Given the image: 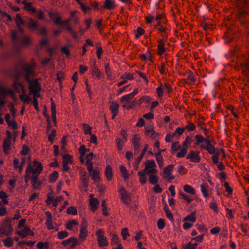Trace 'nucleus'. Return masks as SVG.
I'll return each instance as SVG.
<instances>
[{
	"label": "nucleus",
	"mask_w": 249,
	"mask_h": 249,
	"mask_svg": "<svg viewBox=\"0 0 249 249\" xmlns=\"http://www.w3.org/2000/svg\"><path fill=\"white\" fill-rule=\"evenodd\" d=\"M187 150L186 147H183L181 148V151L178 153L177 157L178 158L184 157L186 154Z\"/></svg>",
	"instance_id": "obj_47"
},
{
	"label": "nucleus",
	"mask_w": 249,
	"mask_h": 249,
	"mask_svg": "<svg viewBox=\"0 0 249 249\" xmlns=\"http://www.w3.org/2000/svg\"><path fill=\"white\" fill-rule=\"evenodd\" d=\"M45 213L46 216V224L47 227V228L49 230L53 229L54 228L52 224L53 220L51 213L50 212L47 211Z\"/></svg>",
	"instance_id": "obj_18"
},
{
	"label": "nucleus",
	"mask_w": 249,
	"mask_h": 249,
	"mask_svg": "<svg viewBox=\"0 0 249 249\" xmlns=\"http://www.w3.org/2000/svg\"><path fill=\"white\" fill-rule=\"evenodd\" d=\"M63 162H67V164H69V163H72V156H71L69 154H65L63 155Z\"/></svg>",
	"instance_id": "obj_40"
},
{
	"label": "nucleus",
	"mask_w": 249,
	"mask_h": 249,
	"mask_svg": "<svg viewBox=\"0 0 249 249\" xmlns=\"http://www.w3.org/2000/svg\"><path fill=\"white\" fill-rule=\"evenodd\" d=\"M29 27L32 30H35L38 28V23L36 22H35L32 18H30Z\"/></svg>",
	"instance_id": "obj_34"
},
{
	"label": "nucleus",
	"mask_w": 249,
	"mask_h": 249,
	"mask_svg": "<svg viewBox=\"0 0 249 249\" xmlns=\"http://www.w3.org/2000/svg\"><path fill=\"white\" fill-rule=\"evenodd\" d=\"M51 112H52V118L53 119V123L55 125H56V110L55 104L52 98L51 99Z\"/></svg>",
	"instance_id": "obj_19"
},
{
	"label": "nucleus",
	"mask_w": 249,
	"mask_h": 249,
	"mask_svg": "<svg viewBox=\"0 0 249 249\" xmlns=\"http://www.w3.org/2000/svg\"><path fill=\"white\" fill-rule=\"evenodd\" d=\"M92 196V194L89 195V197H90L89 199V204L91 206V210L94 212L98 209L99 201L96 198H91Z\"/></svg>",
	"instance_id": "obj_16"
},
{
	"label": "nucleus",
	"mask_w": 249,
	"mask_h": 249,
	"mask_svg": "<svg viewBox=\"0 0 249 249\" xmlns=\"http://www.w3.org/2000/svg\"><path fill=\"white\" fill-rule=\"evenodd\" d=\"M146 169H150L156 167V163L153 160H147L145 162Z\"/></svg>",
	"instance_id": "obj_30"
},
{
	"label": "nucleus",
	"mask_w": 249,
	"mask_h": 249,
	"mask_svg": "<svg viewBox=\"0 0 249 249\" xmlns=\"http://www.w3.org/2000/svg\"><path fill=\"white\" fill-rule=\"evenodd\" d=\"M67 213L69 214L74 215L77 214V211L75 207L71 206L67 209Z\"/></svg>",
	"instance_id": "obj_39"
},
{
	"label": "nucleus",
	"mask_w": 249,
	"mask_h": 249,
	"mask_svg": "<svg viewBox=\"0 0 249 249\" xmlns=\"http://www.w3.org/2000/svg\"><path fill=\"white\" fill-rule=\"evenodd\" d=\"M183 188L184 191L187 193L190 194L191 195H195L196 193L194 189L189 185H184Z\"/></svg>",
	"instance_id": "obj_33"
},
{
	"label": "nucleus",
	"mask_w": 249,
	"mask_h": 249,
	"mask_svg": "<svg viewBox=\"0 0 249 249\" xmlns=\"http://www.w3.org/2000/svg\"><path fill=\"white\" fill-rule=\"evenodd\" d=\"M22 72L24 75L25 80L29 82L35 74V65L31 64H25L23 66Z\"/></svg>",
	"instance_id": "obj_2"
},
{
	"label": "nucleus",
	"mask_w": 249,
	"mask_h": 249,
	"mask_svg": "<svg viewBox=\"0 0 249 249\" xmlns=\"http://www.w3.org/2000/svg\"><path fill=\"white\" fill-rule=\"evenodd\" d=\"M33 164L36 168H33L30 165H29L26 169L27 171L31 172L33 175H39L43 169L41 163L35 160L33 161Z\"/></svg>",
	"instance_id": "obj_6"
},
{
	"label": "nucleus",
	"mask_w": 249,
	"mask_h": 249,
	"mask_svg": "<svg viewBox=\"0 0 249 249\" xmlns=\"http://www.w3.org/2000/svg\"><path fill=\"white\" fill-rule=\"evenodd\" d=\"M58 177V172L54 171L49 177V180L50 182H54Z\"/></svg>",
	"instance_id": "obj_31"
},
{
	"label": "nucleus",
	"mask_w": 249,
	"mask_h": 249,
	"mask_svg": "<svg viewBox=\"0 0 249 249\" xmlns=\"http://www.w3.org/2000/svg\"><path fill=\"white\" fill-rule=\"evenodd\" d=\"M104 231L102 229L98 230L96 232L97 236V242L100 247L107 246L108 245V241L107 238L104 235Z\"/></svg>",
	"instance_id": "obj_5"
},
{
	"label": "nucleus",
	"mask_w": 249,
	"mask_h": 249,
	"mask_svg": "<svg viewBox=\"0 0 249 249\" xmlns=\"http://www.w3.org/2000/svg\"><path fill=\"white\" fill-rule=\"evenodd\" d=\"M133 97L130 94L124 96L121 99L120 102L123 103L122 107L127 109L132 108L136 103V100L131 101Z\"/></svg>",
	"instance_id": "obj_3"
},
{
	"label": "nucleus",
	"mask_w": 249,
	"mask_h": 249,
	"mask_svg": "<svg viewBox=\"0 0 249 249\" xmlns=\"http://www.w3.org/2000/svg\"><path fill=\"white\" fill-rule=\"evenodd\" d=\"M199 152L196 151L194 152L192 150L187 156V159H190V161L193 162H199L200 157L199 156Z\"/></svg>",
	"instance_id": "obj_13"
},
{
	"label": "nucleus",
	"mask_w": 249,
	"mask_h": 249,
	"mask_svg": "<svg viewBox=\"0 0 249 249\" xmlns=\"http://www.w3.org/2000/svg\"><path fill=\"white\" fill-rule=\"evenodd\" d=\"M114 0H105L104 2V7L107 9L111 10L115 7Z\"/></svg>",
	"instance_id": "obj_24"
},
{
	"label": "nucleus",
	"mask_w": 249,
	"mask_h": 249,
	"mask_svg": "<svg viewBox=\"0 0 249 249\" xmlns=\"http://www.w3.org/2000/svg\"><path fill=\"white\" fill-rule=\"evenodd\" d=\"M165 226V222L163 219L160 218L158 221V227L159 229H163Z\"/></svg>",
	"instance_id": "obj_59"
},
{
	"label": "nucleus",
	"mask_w": 249,
	"mask_h": 249,
	"mask_svg": "<svg viewBox=\"0 0 249 249\" xmlns=\"http://www.w3.org/2000/svg\"><path fill=\"white\" fill-rule=\"evenodd\" d=\"M11 139L5 138L4 140L3 143V149L4 153L6 155L8 154V152L7 150L10 149V145H11Z\"/></svg>",
	"instance_id": "obj_21"
},
{
	"label": "nucleus",
	"mask_w": 249,
	"mask_h": 249,
	"mask_svg": "<svg viewBox=\"0 0 249 249\" xmlns=\"http://www.w3.org/2000/svg\"><path fill=\"white\" fill-rule=\"evenodd\" d=\"M181 146L179 145V142H174L172 145V150L176 151L181 148Z\"/></svg>",
	"instance_id": "obj_53"
},
{
	"label": "nucleus",
	"mask_w": 249,
	"mask_h": 249,
	"mask_svg": "<svg viewBox=\"0 0 249 249\" xmlns=\"http://www.w3.org/2000/svg\"><path fill=\"white\" fill-rule=\"evenodd\" d=\"M16 23L18 25H24L25 24V22L22 19L21 16L19 14H16Z\"/></svg>",
	"instance_id": "obj_35"
},
{
	"label": "nucleus",
	"mask_w": 249,
	"mask_h": 249,
	"mask_svg": "<svg viewBox=\"0 0 249 249\" xmlns=\"http://www.w3.org/2000/svg\"><path fill=\"white\" fill-rule=\"evenodd\" d=\"M120 169L124 179L125 180L128 179L129 178V175L126 170V168L123 165H121L120 166Z\"/></svg>",
	"instance_id": "obj_29"
},
{
	"label": "nucleus",
	"mask_w": 249,
	"mask_h": 249,
	"mask_svg": "<svg viewBox=\"0 0 249 249\" xmlns=\"http://www.w3.org/2000/svg\"><path fill=\"white\" fill-rule=\"evenodd\" d=\"M173 168V164H170L164 168L162 178L166 179L168 182H170L175 178L174 176L171 175Z\"/></svg>",
	"instance_id": "obj_7"
},
{
	"label": "nucleus",
	"mask_w": 249,
	"mask_h": 249,
	"mask_svg": "<svg viewBox=\"0 0 249 249\" xmlns=\"http://www.w3.org/2000/svg\"><path fill=\"white\" fill-rule=\"evenodd\" d=\"M81 180L82 182L83 187L84 188H87L88 186V181L86 177V172H84V174L81 177Z\"/></svg>",
	"instance_id": "obj_38"
},
{
	"label": "nucleus",
	"mask_w": 249,
	"mask_h": 249,
	"mask_svg": "<svg viewBox=\"0 0 249 249\" xmlns=\"http://www.w3.org/2000/svg\"><path fill=\"white\" fill-rule=\"evenodd\" d=\"M31 231L30 227L28 226H25L22 231L17 232L18 234L21 238H24Z\"/></svg>",
	"instance_id": "obj_22"
},
{
	"label": "nucleus",
	"mask_w": 249,
	"mask_h": 249,
	"mask_svg": "<svg viewBox=\"0 0 249 249\" xmlns=\"http://www.w3.org/2000/svg\"><path fill=\"white\" fill-rule=\"evenodd\" d=\"M185 130L184 128L178 127L176 129L175 132L173 133V136H176L177 134H178L179 136H180L183 134Z\"/></svg>",
	"instance_id": "obj_60"
},
{
	"label": "nucleus",
	"mask_w": 249,
	"mask_h": 249,
	"mask_svg": "<svg viewBox=\"0 0 249 249\" xmlns=\"http://www.w3.org/2000/svg\"><path fill=\"white\" fill-rule=\"evenodd\" d=\"M103 213L105 216H108L109 213L107 212V208L106 206V200H104L102 203Z\"/></svg>",
	"instance_id": "obj_44"
},
{
	"label": "nucleus",
	"mask_w": 249,
	"mask_h": 249,
	"mask_svg": "<svg viewBox=\"0 0 249 249\" xmlns=\"http://www.w3.org/2000/svg\"><path fill=\"white\" fill-rule=\"evenodd\" d=\"M78 223L75 220H73L70 221H69L66 225V227L67 229L71 230L72 229L73 226L77 225Z\"/></svg>",
	"instance_id": "obj_41"
},
{
	"label": "nucleus",
	"mask_w": 249,
	"mask_h": 249,
	"mask_svg": "<svg viewBox=\"0 0 249 249\" xmlns=\"http://www.w3.org/2000/svg\"><path fill=\"white\" fill-rule=\"evenodd\" d=\"M121 234L123 236V239L125 240L127 236H129V234L128 233V229L125 228H124L121 231Z\"/></svg>",
	"instance_id": "obj_58"
},
{
	"label": "nucleus",
	"mask_w": 249,
	"mask_h": 249,
	"mask_svg": "<svg viewBox=\"0 0 249 249\" xmlns=\"http://www.w3.org/2000/svg\"><path fill=\"white\" fill-rule=\"evenodd\" d=\"M4 245L7 247H11L13 245V241L11 237H8L3 240Z\"/></svg>",
	"instance_id": "obj_36"
},
{
	"label": "nucleus",
	"mask_w": 249,
	"mask_h": 249,
	"mask_svg": "<svg viewBox=\"0 0 249 249\" xmlns=\"http://www.w3.org/2000/svg\"><path fill=\"white\" fill-rule=\"evenodd\" d=\"M31 179L33 182V186L34 188L36 189H39L40 187V183L37 181L38 176L34 175L31 178Z\"/></svg>",
	"instance_id": "obj_26"
},
{
	"label": "nucleus",
	"mask_w": 249,
	"mask_h": 249,
	"mask_svg": "<svg viewBox=\"0 0 249 249\" xmlns=\"http://www.w3.org/2000/svg\"><path fill=\"white\" fill-rule=\"evenodd\" d=\"M145 134L152 139H155L159 135L158 133H156L154 131L153 126L151 125H147L145 128Z\"/></svg>",
	"instance_id": "obj_12"
},
{
	"label": "nucleus",
	"mask_w": 249,
	"mask_h": 249,
	"mask_svg": "<svg viewBox=\"0 0 249 249\" xmlns=\"http://www.w3.org/2000/svg\"><path fill=\"white\" fill-rule=\"evenodd\" d=\"M56 136V130L54 129H53L52 130V132L50 134H49L48 136V140L49 142H50L51 143H53V140L55 138V137Z\"/></svg>",
	"instance_id": "obj_45"
},
{
	"label": "nucleus",
	"mask_w": 249,
	"mask_h": 249,
	"mask_svg": "<svg viewBox=\"0 0 249 249\" xmlns=\"http://www.w3.org/2000/svg\"><path fill=\"white\" fill-rule=\"evenodd\" d=\"M239 10V19L246 26H249V0H236Z\"/></svg>",
	"instance_id": "obj_1"
},
{
	"label": "nucleus",
	"mask_w": 249,
	"mask_h": 249,
	"mask_svg": "<svg viewBox=\"0 0 249 249\" xmlns=\"http://www.w3.org/2000/svg\"><path fill=\"white\" fill-rule=\"evenodd\" d=\"M164 210L166 213L167 216L168 217V218L171 220L173 221V215L172 214L171 212L169 211V208L167 207L166 205L164 207Z\"/></svg>",
	"instance_id": "obj_46"
},
{
	"label": "nucleus",
	"mask_w": 249,
	"mask_h": 249,
	"mask_svg": "<svg viewBox=\"0 0 249 249\" xmlns=\"http://www.w3.org/2000/svg\"><path fill=\"white\" fill-rule=\"evenodd\" d=\"M39 34L43 36H46L47 31L45 27H42L38 29Z\"/></svg>",
	"instance_id": "obj_62"
},
{
	"label": "nucleus",
	"mask_w": 249,
	"mask_h": 249,
	"mask_svg": "<svg viewBox=\"0 0 249 249\" xmlns=\"http://www.w3.org/2000/svg\"><path fill=\"white\" fill-rule=\"evenodd\" d=\"M86 164L87 166V169L89 172H91L93 171V163L91 161H90L89 160H87V161H86Z\"/></svg>",
	"instance_id": "obj_57"
},
{
	"label": "nucleus",
	"mask_w": 249,
	"mask_h": 249,
	"mask_svg": "<svg viewBox=\"0 0 249 249\" xmlns=\"http://www.w3.org/2000/svg\"><path fill=\"white\" fill-rule=\"evenodd\" d=\"M105 175L108 181H110L112 178V171L110 165H107L105 169Z\"/></svg>",
	"instance_id": "obj_23"
},
{
	"label": "nucleus",
	"mask_w": 249,
	"mask_h": 249,
	"mask_svg": "<svg viewBox=\"0 0 249 249\" xmlns=\"http://www.w3.org/2000/svg\"><path fill=\"white\" fill-rule=\"evenodd\" d=\"M83 128L84 129V133L85 134H89V135L91 134V127H90L89 125L84 124H83Z\"/></svg>",
	"instance_id": "obj_43"
},
{
	"label": "nucleus",
	"mask_w": 249,
	"mask_h": 249,
	"mask_svg": "<svg viewBox=\"0 0 249 249\" xmlns=\"http://www.w3.org/2000/svg\"><path fill=\"white\" fill-rule=\"evenodd\" d=\"M72 241L75 242V238L71 237L62 242V245L64 246H67L69 245Z\"/></svg>",
	"instance_id": "obj_50"
},
{
	"label": "nucleus",
	"mask_w": 249,
	"mask_h": 249,
	"mask_svg": "<svg viewBox=\"0 0 249 249\" xmlns=\"http://www.w3.org/2000/svg\"><path fill=\"white\" fill-rule=\"evenodd\" d=\"M119 104L117 102L115 101V102H111V105L109 107V109L111 111V112L113 114V115L112 116V118L113 119H114L115 118V117L116 116V115L118 114V110H119Z\"/></svg>",
	"instance_id": "obj_17"
},
{
	"label": "nucleus",
	"mask_w": 249,
	"mask_h": 249,
	"mask_svg": "<svg viewBox=\"0 0 249 249\" xmlns=\"http://www.w3.org/2000/svg\"><path fill=\"white\" fill-rule=\"evenodd\" d=\"M29 151L28 147L26 145H23L22 146V149L20 152V154L21 155H26Z\"/></svg>",
	"instance_id": "obj_55"
},
{
	"label": "nucleus",
	"mask_w": 249,
	"mask_h": 249,
	"mask_svg": "<svg viewBox=\"0 0 249 249\" xmlns=\"http://www.w3.org/2000/svg\"><path fill=\"white\" fill-rule=\"evenodd\" d=\"M224 187H225V191L227 192L229 195L232 194V189L230 187L228 182H225Z\"/></svg>",
	"instance_id": "obj_63"
},
{
	"label": "nucleus",
	"mask_w": 249,
	"mask_h": 249,
	"mask_svg": "<svg viewBox=\"0 0 249 249\" xmlns=\"http://www.w3.org/2000/svg\"><path fill=\"white\" fill-rule=\"evenodd\" d=\"M163 89L165 91H167L168 93H170L172 91V89L171 88V86L168 83H166L164 84V87Z\"/></svg>",
	"instance_id": "obj_64"
},
{
	"label": "nucleus",
	"mask_w": 249,
	"mask_h": 249,
	"mask_svg": "<svg viewBox=\"0 0 249 249\" xmlns=\"http://www.w3.org/2000/svg\"><path fill=\"white\" fill-rule=\"evenodd\" d=\"M29 83V89L33 93V94L36 96L40 97V94L37 93L39 92L41 90L40 86L38 84V82L37 79L34 82L32 80L28 82Z\"/></svg>",
	"instance_id": "obj_8"
},
{
	"label": "nucleus",
	"mask_w": 249,
	"mask_h": 249,
	"mask_svg": "<svg viewBox=\"0 0 249 249\" xmlns=\"http://www.w3.org/2000/svg\"><path fill=\"white\" fill-rule=\"evenodd\" d=\"M69 233L66 231H61L58 232V237L60 239H64L68 236Z\"/></svg>",
	"instance_id": "obj_48"
},
{
	"label": "nucleus",
	"mask_w": 249,
	"mask_h": 249,
	"mask_svg": "<svg viewBox=\"0 0 249 249\" xmlns=\"http://www.w3.org/2000/svg\"><path fill=\"white\" fill-rule=\"evenodd\" d=\"M196 220V213L195 212L192 213L190 215L185 217L183 219V221H190L195 222Z\"/></svg>",
	"instance_id": "obj_27"
},
{
	"label": "nucleus",
	"mask_w": 249,
	"mask_h": 249,
	"mask_svg": "<svg viewBox=\"0 0 249 249\" xmlns=\"http://www.w3.org/2000/svg\"><path fill=\"white\" fill-rule=\"evenodd\" d=\"M92 177V179L95 182H99L100 180L99 171L94 169L92 173L89 174Z\"/></svg>",
	"instance_id": "obj_25"
},
{
	"label": "nucleus",
	"mask_w": 249,
	"mask_h": 249,
	"mask_svg": "<svg viewBox=\"0 0 249 249\" xmlns=\"http://www.w3.org/2000/svg\"><path fill=\"white\" fill-rule=\"evenodd\" d=\"M205 149H206L209 153L211 154H214L215 152V148L213 145L212 144L209 145H206L205 147Z\"/></svg>",
	"instance_id": "obj_42"
},
{
	"label": "nucleus",
	"mask_w": 249,
	"mask_h": 249,
	"mask_svg": "<svg viewBox=\"0 0 249 249\" xmlns=\"http://www.w3.org/2000/svg\"><path fill=\"white\" fill-rule=\"evenodd\" d=\"M207 185L206 184H202L201 185V190L202 193L203 194L204 196L205 197H207L208 196V194L207 190Z\"/></svg>",
	"instance_id": "obj_49"
},
{
	"label": "nucleus",
	"mask_w": 249,
	"mask_h": 249,
	"mask_svg": "<svg viewBox=\"0 0 249 249\" xmlns=\"http://www.w3.org/2000/svg\"><path fill=\"white\" fill-rule=\"evenodd\" d=\"M92 72L93 75H94L98 79H101L104 77V75L101 73L95 64H94L92 67Z\"/></svg>",
	"instance_id": "obj_20"
},
{
	"label": "nucleus",
	"mask_w": 249,
	"mask_h": 249,
	"mask_svg": "<svg viewBox=\"0 0 249 249\" xmlns=\"http://www.w3.org/2000/svg\"><path fill=\"white\" fill-rule=\"evenodd\" d=\"M87 221L84 219H83L81 223V227L80 230V234L79 237L80 239L84 240L87 236Z\"/></svg>",
	"instance_id": "obj_11"
},
{
	"label": "nucleus",
	"mask_w": 249,
	"mask_h": 249,
	"mask_svg": "<svg viewBox=\"0 0 249 249\" xmlns=\"http://www.w3.org/2000/svg\"><path fill=\"white\" fill-rule=\"evenodd\" d=\"M155 27L157 28V30L160 32L161 36L165 38H167L170 31L169 29L162 26L160 22H159L157 25H156Z\"/></svg>",
	"instance_id": "obj_15"
},
{
	"label": "nucleus",
	"mask_w": 249,
	"mask_h": 249,
	"mask_svg": "<svg viewBox=\"0 0 249 249\" xmlns=\"http://www.w3.org/2000/svg\"><path fill=\"white\" fill-rule=\"evenodd\" d=\"M121 78L122 79H128V80H133L134 79V76L133 74H130L129 72L125 73L124 75L121 76Z\"/></svg>",
	"instance_id": "obj_52"
},
{
	"label": "nucleus",
	"mask_w": 249,
	"mask_h": 249,
	"mask_svg": "<svg viewBox=\"0 0 249 249\" xmlns=\"http://www.w3.org/2000/svg\"><path fill=\"white\" fill-rule=\"evenodd\" d=\"M155 156L157 161L158 163L159 166L160 167H162L163 166V160L161 154L160 153V152H158L156 154Z\"/></svg>",
	"instance_id": "obj_28"
},
{
	"label": "nucleus",
	"mask_w": 249,
	"mask_h": 249,
	"mask_svg": "<svg viewBox=\"0 0 249 249\" xmlns=\"http://www.w3.org/2000/svg\"><path fill=\"white\" fill-rule=\"evenodd\" d=\"M132 141L134 147L135 154H137L139 152L141 138L138 135L135 134L133 136Z\"/></svg>",
	"instance_id": "obj_14"
},
{
	"label": "nucleus",
	"mask_w": 249,
	"mask_h": 249,
	"mask_svg": "<svg viewBox=\"0 0 249 249\" xmlns=\"http://www.w3.org/2000/svg\"><path fill=\"white\" fill-rule=\"evenodd\" d=\"M0 230L2 231V233L6 235H9L11 233L13 229L10 218H5V221L2 224Z\"/></svg>",
	"instance_id": "obj_4"
},
{
	"label": "nucleus",
	"mask_w": 249,
	"mask_h": 249,
	"mask_svg": "<svg viewBox=\"0 0 249 249\" xmlns=\"http://www.w3.org/2000/svg\"><path fill=\"white\" fill-rule=\"evenodd\" d=\"M19 98L20 100L27 103H30L31 102L30 97L28 95H20Z\"/></svg>",
	"instance_id": "obj_54"
},
{
	"label": "nucleus",
	"mask_w": 249,
	"mask_h": 249,
	"mask_svg": "<svg viewBox=\"0 0 249 249\" xmlns=\"http://www.w3.org/2000/svg\"><path fill=\"white\" fill-rule=\"evenodd\" d=\"M144 33V30L141 27H139L137 28L136 30V33L135 34V37L138 38L141 36Z\"/></svg>",
	"instance_id": "obj_51"
},
{
	"label": "nucleus",
	"mask_w": 249,
	"mask_h": 249,
	"mask_svg": "<svg viewBox=\"0 0 249 249\" xmlns=\"http://www.w3.org/2000/svg\"><path fill=\"white\" fill-rule=\"evenodd\" d=\"M195 125L192 123H189L188 124L184 127L185 129H187L189 131H193L195 129Z\"/></svg>",
	"instance_id": "obj_61"
},
{
	"label": "nucleus",
	"mask_w": 249,
	"mask_h": 249,
	"mask_svg": "<svg viewBox=\"0 0 249 249\" xmlns=\"http://www.w3.org/2000/svg\"><path fill=\"white\" fill-rule=\"evenodd\" d=\"M79 152L82 156H84L87 152V148L84 145H81L79 148Z\"/></svg>",
	"instance_id": "obj_56"
},
{
	"label": "nucleus",
	"mask_w": 249,
	"mask_h": 249,
	"mask_svg": "<svg viewBox=\"0 0 249 249\" xmlns=\"http://www.w3.org/2000/svg\"><path fill=\"white\" fill-rule=\"evenodd\" d=\"M158 55H160L161 56V61L162 62H171V61L168 60L166 58V57H164L163 55H164V53L165 51V48L164 47V39H161L159 41V44L158 46Z\"/></svg>",
	"instance_id": "obj_9"
},
{
	"label": "nucleus",
	"mask_w": 249,
	"mask_h": 249,
	"mask_svg": "<svg viewBox=\"0 0 249 249\" xmlns=\"http://www.w3.org/2000/svg\"><path fill=\"white\" fill-rule=\"evenodd\" d=\"M148 181L152 184H157L158 179L156 175H150L149 177Z\"/></svg>",
	"instance_id": "obj_37"
},
{
	"label": "nucleus",
	"mask_w": 249,
	"mask_h": 249,
	"mask_svg": "<svg viewBox=\"0 0 249 249\" xmlns=\"http://www.w3.org/2000/svg\"><path fill=\"white\" fill-rule=\"evenodd\" d=\"M8 197L7 195L3 191H0V198H2V202L3 204L7 205L8 204V201L6 199Z\"/></svg>",
	"instance_id": "obj_32"
},
{
	"label": "nucleus",
	"mask_w": 249,
	"mask_h": 249,
	"mask_svg": "<svg viewBox=\"0 0 249 249\" xmlns=\"http://www.w3.org/2000/svg\"><path fill=\"white\" fill-rule=\"evenodd\" d=\"M119 192L121 194V199L124 203L126 205H129L131 202V198L125 189L122 187L120 188Z\"/></svg>",
	"instance_id": "obj_10"
}]
</instances>
